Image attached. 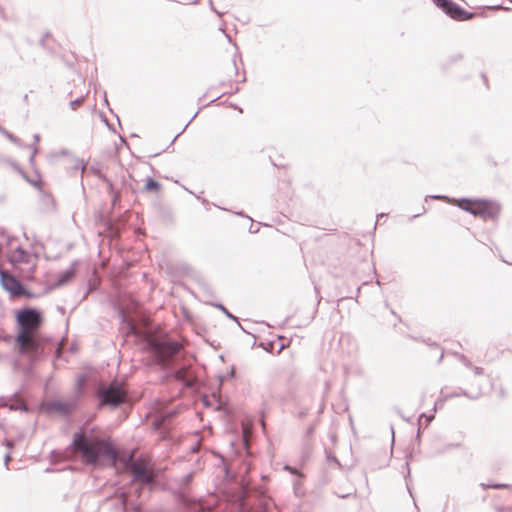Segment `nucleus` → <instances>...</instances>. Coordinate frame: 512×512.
Returning <instances> with one entry per match:
<instances>
[{
	"label": "nucleus",
	"mask_w": 512,
	"mask_h": 512,
	"mask_svg": "<svg viewBox=\"0 0 512 512\" xmlns=\"http://www.w3.org/2000/svg\"><path fill=\"white\" fill-rule=\"evenodd\" d=\"M16 322L18 333L16 344L22 354L36 353L40 347L39 328L42 325V316L36 309H23L17 312Z\"/></svg>",
	"instance_id": "1"
},
{
	"label": "nucleus",
	"mask_w": 512,
	"mask_h": 512,
	"mask_svg": "<svg viewBox=\"0 0 512 512\" xmlns=\"http://www.w3.org/2000/svg\"><path fill=\"white\" fill-rule=\"evenodd\" d=\"M144 342V350L149 354L151 361L162 368L172 366L183 350L179 342L163 336L148 334Z\"/></svg>",
	"instance_id": "2"
},
{
	"label": "nucleus",
	"mask_w": 512,
	"mask_h": 512,
	"mask_svg": "<svg viewBox=\"0 0 512 512\" xmlns=\"http://www.w3.org/2000/svg\"><path fill=\"white\" fill-rule=\"evenodd\" d=\"M74 451L79 453L87 464H95L100 456L116 458V451L107 440L88 437L84 433H76L73 439Z\"/></svg>",
	"instance_id": "3"
},
{
	"label": "nucleus",
	"mask_w": 512,
	"mask_h": 512,
	"mask_svg": "<svg viewBox=\"0 0 512 512\" xmlns=\"http://www.w3.org/2000/svg\"><path fill=\"white\" fill-rule=\"evenodd\" d=\"M436 199V200H443L447 201L448 203H456V205L474 215L478 216L484 220H496L500 214V204L493 200L483 199V198H477V199H469V198H459V199H451L448 196L445 195H432L427 196L425 198V201H428V199Z\"/></svg>",
	"instance_id": "4"
},
{
	"label": "nucleus",
	"mask_w": 512,
	"mask_h": 512,
	"mask_svg": "<svg viewBox=\"0 0 512 512\" xmlns=\"http://www.w3.org/2000/svg\"><path fill=\"white\" fill-rule=\"evenodd\" d=\"M445 14L457 21H467L474 18L475 14L458 5L453 0H432Z\"/></svg>",
	"instance_id": "5"
},
{
	"label": "nucleus",
	"mask_w": 512,
	"mask_h": 512,
	"mask_svg": "<svg viewBox=\"0 0 512 512\" xmlns=\"http://www.w3.org/2000/svg\"><path fill=\"white\" fill-rule=\"evenodd\" d=\"M130 469L136 481L141 483H151L154 479L155 475L153 471V465L149 459H131Z\"/></svg>",
	"instance_id": "6"
},
{
	"label": "nucleus",
	"mask_w": 512,
	"mask_h": 512,
	"mask_svg": "<svg viewBox=\"0 0 512 512\" xmlns=\"http://www.w3.org/2000/svg\"><path fill=\"white\" fill-rule=\"evenodd\" d=\"M126 391L118 384L110 385L101 393L102 404L117 406L126 400Z\"/></svg>",
	"instance_id": "7"
},
{
	"label": "nucleus",
	"mask_w": 512,
	"mask_h": 512,
	"mask_svg": "<svg viewBox=\"0 0 512 512\" xmlns=\"http://www.w3.org/2000/svg\"><path fill=\"white\" fill-rule=\"evenodd\" d=\"M160 183L151 177H147L144 190L147 192H157L160 190Z\"/></svg>",
	"instance_id": "8"
},
{
	"label": "nucleus",
	"mask_w": 512,
	"mask_h": 512,
	"mask_svg": "<svg viewBox=\"0 0 512 512\" xmlns=\"http://www.w3.org/2000/svg\"><path fill=\"white\" fill-rule=\"evenodd\" d=\"M0 133L6 137L9 141H11L12 143L16 144V145H20L21 143V140L16 137L15 135H13L12 133H10L9 131H7L5 128H3L2 126H0Z\"/></svg>",
	"instance_id": "9"
},
{
	"label": "nucleus",
	"mask_w": 512,
	"mask_h": 512,
	"mask_svg": "<svg viewBox=\"0 0 512 512\" xmlns=\"http://www.w3.org/2000/svg\"><path fill=\"white\" fill-rule=\"evenodd\" d=\"M33 139H34V144L29 146L32 149V155L30 156V159H29V161L32 165L34 164L35 155L38 153L37 143L40 141V135L34 134Z\"/></svg>",
	"instance_id": "10"
},
{
	"label": "nucleus",
	"mask_w": 512,
	"mask_h": 512,
	"mask_svg": "<svg viewBox=\"0 0 512 512\" xmlns=\"http://www.w3.org/2000/svg\"><path fill=\"white\" fill-rule=\"evenodd\" d=\"M188 368H182L175 373V378L184 382L189 383L190 377L188 376Z\"/></svg>",
	"instance_id": "11"
},
{
	"label": "nucleus",
	"mask_w": 512,
	"mask_h": 512,
	"mask_svg": "<svg viewBox=\"0 0 512 512\" xmlns=\"http://www.w3.org/2000/svg\"><path fill=\"white\" fill-rule=\"evenodd\" d=\"M85 101V96H81L76 98L75 100L70 101L69 106L72 110H77Z\"/></svg>",
	"instance_id": "12"
},
{
	"label": "nucleus",
	"mask_w": 512,
	"mask_h": 512,
	"mask_svg": "<svg viewBox=\"0 0 512 512\" xmlns=\"http://www.w3.org/2000/svg\"><path fill=\"white\" fill-rule=\"evenodd\" d=\"M101 181L107 185V189H108L109 194H113L115 192L114 191L113 183L111 182V180L107 176H102L101 177Z\"/></svg>",
	"instance_id": "13"
},
{
	"label": "nucleus",
	"mask_w": 512,
	"mask_h": 512,
	"mask_svg": "<svg viewBox=\"0 0 512 512\" xmlns=\"http://www.w3.org/2000/svg\"><path fill=\"white\" fill-rule=\"evenodd\" d=\"M74 169H76V170L80 169L82 171V173L85 171L86 165H85L83 159H76Z\"/></svg>",
	"instance_id": "14"
},
{
	"label": "nucleus",
	"mask_w": 512,
	"mask_h": 512,
	"mask_svg": "<svg viewBox=\"0 0 512 512\" xmlns=\"http://www.w3.org/2000/svg\"><path fill=\"white\" fill-rule=\"evenodd\" d=\"M89 170L91 173L96 175L100 180L102 176H105L97 166L92 165L90 166Z\"/></svg>",
	"instance_id": "15"
},
{
	"label": "nucleus",
	"mask_w": 512,
	"mask_h": 512,
	"mask_svg": "<svg viewBox=\"0 0 512 512\" xmlns=\"http://www.w3.org/2000/svg\"><path fill=\"white\" fill-rule=\"evenodd\" d=\"M50 37H51V33H50V32H45V33L42 35V37H41V39H40V41H39L40 46H41V47H43V48H46V41H47V39H49Z\"/></svg>",
	"instance_id": "16"
},
{
	"label": "nucleus",
	"mask_w": 512,
	"mask_h": 512,
	"mask_svg": "<svg viewBox=\"0 0 512 512\" xmlns=\"http://www.w3.org/2000/svg\"><path fill=\"white\" fill-rule=\"evenodd\" d=\"M197 113L194 114V116L190 119V121L185 125V127L183 128V130L181 132H179L177 135H175L174 139L172 140L171 144L174 143V141L185 131V129L187 128V126L192 122V120L196 117Z\"/></svg>",
	"instance_id": "17"
},
{
	"label": "nucleus",
	"mask_w": 512,
	"mask_h": 512,
	"mask_svg": "<svg viewBox=\"0 0 512 512\" xmlns=\"http://www.w3.org/2000/svg\"><path fill=\"white\" fill-rule=\"evenodd\" d=\"M112 195V204L115 205L118 201H120L121 195L119 192H114Z\"/></svg>",
	"instance_id": "18"
},
{
	"label": "nucleus",
	"mask_w": 512,
	"mask_h": 512,
	"mask_svg": "<svg viewBox=\"0 0 512 512\" xmlns=\"http://www.w3.org/2000/svg\"><path fill=\"white\" fill-rule=\"evenodd\" d=\"M15 252L19 253V256H29L21 246H17Z\"/></svg>",
	"instance_id": "19"
},
{
	"label": "nucleus",
	"mask_w": 512,
	"mask_h": 512,
	"mask_svg": "<svg viewBox=\"0 0 512 512\" xmlns=\"http://www.w3.org/2000/svg\"><path fill=\"white\" fill-rule=\"evenodd\" d=\"M24 178L30 183L32 184L33 186L41 189V185H40V181H32L30 180L26 175H24Z\"/></svg>",
	"instance_id": "20"
},
{
	"label": "nucleus",
	"mask_w": 512,
	"mask_h": 512,
	"mask_svg": "<svg viewBox=\"0 0 512 512\" xmlns=\"http://www.w3.org/2000/svg\"><path fill=\"white\" fill-rule=\"evenodd\" d=\"M462 57H463V56H462L461 54H455V55H453V56H451V57H450V62H451V63H455V62H457V61L461 60V59H462Z\"/></svg>",
	"instance_id": "21"
},
{
	"label": "nucleus",
	"mask_w": 512,
	"mask_h": 512,
	"mask_svg": "<svg viewBox=\"0 0 512 512\" xmlns=\"http://www.w3.org/2000/svg\"><path fill=\"white\" fill-rule=\"evenodd\" d=\"M209 6H210V9H211L213 12H215L218 16H221V15H222V13H221V12H219L218 10H216V8L214 7L212 0H209Z\"/></svg>",
	"instance_id": "22"
},
{
	"label": "nucleus",
	"mask_w": 512,
	"mask_h": 512,
	"mask_svg": "<svg viewBox=\"0 0 512 512\" xmlns=\"http://www.w3.org/2000/svg\"><path fill=\"white\" fill-rule=\"evenodd\" d=\"M482 486L484 488H489V487H491V488H503V487H506V485H503V484H496V485H484V484H482Z\"/></svg>",
	"instance_id": "23"
},
{
	"label": "nucleus",
	"mask_w": 512,
	"mask_h": 512,
	"mask_svg": "<svg viewBox=\"0 0 512 512\" xmlns=\"http://www.w3.org/2000/svg\"><path fill=\"white\" fill-rule=\"evenodd\" d=\"M425 212H426V208L423 206V207H422V212H421V213H417V214L413 215V217H412V218L419 217L421 214H424Z\"/></svg>",
	"instance_id": "24"
},
{
	"label": "nucleus",
	"mask_w": 512,
	"mask_h": 512,
	"mask_svg": "<svg viewBox=\"0 0 512 512\" xmlns=\"http://www.w3.org/2000/svg\"><path fill=\"white\" fill-rule=\"evenodd\" d=\"M249 232L250 233H256V232H258V228L255 229V227H253V224H251Z\"/></svg>",
	"instance_id": "25"
},
{
	"label": "nucleus",
	"mask_w": 512,
	"mask_h": 512,
	"mask_svg": "<svg viewBox=\"0 0 512 512\" xmlns=\"http://www.w3.org/2000/svg\"><path fill=\"white\" fill-rule=\"evenodd\" d=\"M197 198H198V199H200V197H199V196H197ZM201 202H202L203 204H205V205H209L208 200H207V199H205V198H201Z\"/></svg>",
	"instance_id": "26"
},
{
	"label": "nucleus",
	"mask_w": 512,
	"mask_h": 512,
	"mask_svg": "<svg viewBox=\"0 0 512 512\" xmlns=\"http://www.w3.org/2000/svg\"><path fill=\"white\" fill-rule=\"evenodd\" d=\"M22 260H25V258H24V257L17 258V259H16L15 261H13L12 263H13V264H16V263H18V262H20V261H22Z\"/></svg>",
	"instance_id": "27"
},
{
	"label": "nucleus",
	"mask_w": 512,
	"mask_h": 512,
	"mask_svg": "<svg viewBox=\"0 0 512 512\" xmlns=\"http://www.w3.org/2000/svg\"><path fill=\"white\" fill-rule=\"evenodd\" d=\"M384 216H385V214H384V213H380V214H378V215H377V220L379 221V219H380V218H382V217H384Z\"/></svg>",
	"instance_id": "28"
},
{
	"label": "nucleus",
	"mask_w": 512,
	"mask_h": 512,
	"mask_svg": "<svg viewBox=\"0 0 512 512\" xmlns=\"http://www.w3.org/2000/svg\"><path fill=\"white\" fill-rule=\"evenodd\" d=\"M493 8L502 9L503 7L501 5H497V6H494Z\"/></svg>",
	"instance_id": "29"
},
{
	"label": "nucleus",
	"mask_w": 512,
	"mask_h": 512,
	"mask_svg": "<svg viewBox=\"0 0 512 512\" xmlns=\"http://www.w3.org/2000/svg\"><path fill=\"white\" fill-rule=\"evenodd\" d=\"M105 123H106L107 127H108L109 129H111V126H110V124L107 122V120H105Z\"/></svg>",
	"instance_id": "30"
},
{
	"label": "nucleus",
	"mask_w": 512,
	"mask_h": 512,
	"mask_svg": "<svg viewBox=\"0 0 512 512\" xmlns=\"http://www.w3.org/2000/svg\"><path fill=\"white\" fill-rule=\"evenodd\" d=\"M199 1H200V0H194V1L192 2V4H197V3H199Z\"/></svg>",
	"instance_id": "31"
},
{
	"label": "nucleus",
	"mask_w": 512,
	"mask_h": 512,
	"mask_svg": "<svg viewBox=\"0 0 512 512\" xmlns=\"http://www.w3.org/2000/svg\"><path fill=\"white\" fill-rule=\"evenodd\" d=\"M512 3V0H509Z\"/></svg>",
	"instance_id": "32"
}]
</instances>
